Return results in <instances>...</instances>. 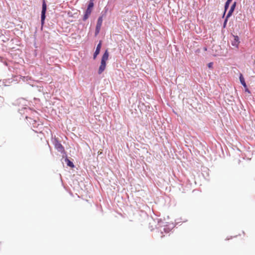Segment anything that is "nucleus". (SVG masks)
Wrapping results in <instances>:
<instances>
[{"instance_id": "7", "label": "nucleus", "mask_w": 255, "mask_h": 255, "mask_svg": "<svg viewBox=\"0 0 255 255\" xmlns=\"http://www.w3.org/2000/svg\"><path fill=\"white\" fill-rule=\"evenodd\" d=\"M240 81L242 84V85L244 87V88L246 89V91L249 92L248 89L247 88V86L246 85V83L245 81V79L243 76L242 74H240Z\"/></svg>"}, {"instance_id": "11", "label": "nucleus", "mask_w": 255, "mask_h": 255, "mask_svg": "<svg viewBox=\"0 0 255 255\" xmlns=\"http://www.w3.org/2000/svg\"><path fill=\"white\" fill-rule=\"evenodd\" d=\"M66 161L67 162V165L69 166H70V167H73L74 166L73 163L71 161H70L69 159H67Z\"/></svg>"}, {"instance_id": "10", "label": "nucleus", "mask_w": 255, "mask_h": 255, "mask_svg": "<svg viewBox=\"0 0 255 255\" xmlns=\"http://www.w3.org/2000/svg\"><path fill=\"white\" fill-rule=\"evenodd\" d=\"M233 0H227L225 5V12L227 10L229 6L230 3Z\"/></svg>"}, {"instance_id": "9", "label": "nucleus", "mask_w": 255, "mask_h": 255, "mask_svg": "<svg viewBox=\"0 0 255 255\" xmlns=\"http://www.w3.org/2000/svg\"><path fill=\"white\" fill-rule=\"evenodd\" d=\"M55 147L56 149H58V150L59 151H60V152H63L64 151V148L63 147V146H62V145L59 143V142H56L55 144Z\"/></svg>"}, {"instance_id": "3", "label": "nucleus", "mask_w": 255, "mask_h": 255, "mask_svg": "<svg viewBox=\"0 0 255 255\" xmlns=\"http://www.w3.org/2000/svg\"><path fill=\"white\" fill-rule=\"evenodd\" d=\"M102 22H103V17H102V16H100L99 17L98 21H97V23L96 31H95L96 35H97L99 34L100 30L101 29Z\"/></svg>"}, {"instance_id": "13", "label": "nucleus", "mask_w": 255, "mask_h": 255, "mask_svg": "<svg viewBox=\"0 0 255 255\" xmlns=\"http://www.w3.org/2000/svg\"><path fill=\"white\" fill-rule=\"evenodd\" d=\"M89 15H86V12L85 13V14L84 15V19L86 20L88 17Z\"/></svg>"}, {"instance_id": "8", "label": "nucleus", "mask_w": 255, "mask_h": 255, "mask_svg": "<svg viewBox=\"0 0 255 255\" xmlns=\"http://www.w3.org/2000/svg\"><path fill=\"white\" fill-rule=\"evenodd\" d=\"M236 4H237L236 2H234L233 3V4L232 5L231 8L227 15V18H229V17H230L232 15L233 11L235 10V7H236Z\"/></svg>"}, {"instance_id": "4", "label": "nucleus", "mask_w": 255, "mask_h": 255, "mask_svg": "<svg viewBox=\"0 0 255 255\" xmlns=\"http://www.w3.org/2000/svg\"><path fill=\"white\" fill-rule=\"evenodd\" d=\"M94 0H90L88 6V8L86 11V15H89L92 11V9L94 6Z\"/></svg>"}, {"instance_id": "14", "label": "nucleus", "mask_w": 255, "mask_h": 255, "mask_svg": "<svg viewBox=\"0 0 255 255\" xmlns=\"http://www.w3.org/2000/svg\"><path fill=\"white\" fill-rule=\"evenodd\" d=\"M212 64H213V63H209V64H208V67H209V68H211V67H212Z\"/></svg>"}, {"instance_id": "1", "label": "nucleus", "mask_w": 255, "mask_h": 255, "mask_svg": "<svg viewBox=\"0 0 255 255\" xmlns=\"http://www.w3.org/2000/svg\"><path fill=\"white\" fill-rule=\"evenodd\" d=\"M109 58V52L107 50H106L104 54H103L102 59L101 65L99 67L98 73L101 74L105 69L106 67V61L108 60Z\"/></svg>"}, {"instance_id": "2", "label": "nucleus", "mask_w": 255, "mask_h": 255, "mask_svg": "<svg viewBox=\"0 0 255 255\" xmlns=\"http://www.w3.org/2000/svg\"><path fill=\"white\" fill-rule=\"evenodd\" d=\"M46 11V4L45 0H43V3H42V9L41 16L42 23H43L44 21L45 18Z\"/></svg>"}, {"instance_id": "12", "label": "nucleus", "mask_w": 255, "mask_h": 255, "mask_svg": "<svg viewBox=\"0 0 255 255\" xmlns=\"http://www.w3.org/2000/svg\"><path fill=\"white\" fill-rule=\"evenodd\" d=\"M228 18H227V15L226 17V19H225V20L224 21V24H223L224 27H226V24H227V21H228Z\"/></svg>"}, {"instance_id": "5", "label": "nucleus", "mask_w": 255, "mask_h": 255, "mask_svg": "<svg viewBox=\"0 0 255 255\" xmlns=\"http://www.w3.org/2000/svg\"><path fill=\"white\" fill-rule=\"evenodd\" d=\"M234 39L232 41V45L236 48H238L240 43L239 38L238 36L233 35Z\"/></svg>"}, {"instance_id": "6", "label": "nucleus", "mask_w": 255, "mask_h": 255, "mask_svg": "<svg viewBox=\"0 0 255 255\" xmlns=\"http://www.w3.org/2000/svg\"><path fill=\"white\" fill-rule=\"evenodd\" d=\"M101 45H102V42L101 41H100L99 42V43L98 44L97 46V48H96V51L94 54V59H95L96 57L97 56V55L99 54L100 53V49L101 48Z\"/></svg>"}]
</instances>
